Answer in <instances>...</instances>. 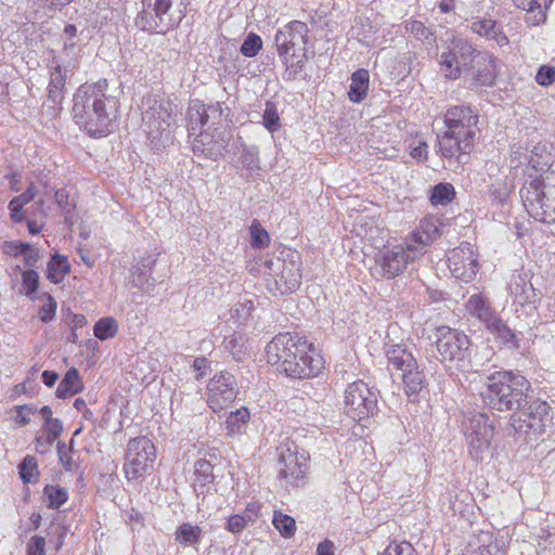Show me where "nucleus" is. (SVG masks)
Masks as SVG:
<instances>
[{"mask_svg":"<svg viewBox=\"0 0 555 555\" xmlns=\"http://www.w3.org/2000/svg\"><path fill=\"white\" fill-rule=\"evenodd\" d=\"M345 413L354 422H361L377 412V392L364 382L351 383L345 390Z\"/></svg>","mask_w":555,"mask_h":555,"instance_id":"10","label":"nucleus"},{"mask_svg":"<svg viewBox=\"0 0 555 555\" xmlns=\"http://www.w3.org/2000/svg\"><path fill=\"white\" fill-rule=\"evenodd\" d=\"M449 269L461 281L468 283L475 279L479 263L469 243H462L448 257Z\"/></svg>","mask_w":555,"mask_h":555,"instance_id":"18","label":"nucleus"},{"mask_svg":"<svg viewBox=\"0 0 555 555\" xmlns=\"http://www.w3.org/2000/svg\"><path fill=\"white\" fill-rule=\"evenodd\" d=\"M511 189L506 181H496L489 188V195L493 204L503 205L509 197Z\"/></svg>","mask_w":555,"mask_h":555,"instance_id":"54","label":"nucleus"},{"mask_svg":"<svg viewBox=\"0 0 555 555\" xmlns=\"http://www.w3.org/2000/svg\"><path fill=\"white\" fill-rule=\"evenodd\" d=\"M464 75L469 90L492 87L498 76V59L489 51L478 50Z\"/></svg>","mask_w":555,"mask_h":555,"instance_id":"13","label":"nucleus"},{"mask_svg":"<svg viewBox=\"0 0 555 555\" xmlns=\"http://www.w3.org/2000/svg\"><path fill=\"white\" fill-rule=\"evenodd\" d=\"M81 388L82 384L78 370L76 367H70L60 382L55 395L57 398L65 399L79 392Z\"/></svg>","mask_w":555,"mask_h":555,"instance_id":"31","label":"nucleus"},{"mask_svg":"<svg viewBox=\"0 0 555 555\" xmlns=\"http://www.w3.org/2000/svg\"><path fill=\"white\" fill-rule=\"evenodd\" d=\"M370 86V74L365 68H359L351 75V83L348 90V98L353 103H361L367 95Z\"/></svg>","mask_w":555,"mask_h":555,"instance_id":"29","label":"nucleus"},{"mask_svg":"<svg viewBox=\"0 0 555 555\" xmlns=\"http://www.w3.org/2000/svg\"><path fill=\"white\" fill-rule=\"evenodd\" d=\"M272 522L283 537L291 538L295 534L296 522L293 517L281 512H274Z\"/></svg>","mask_w":555,"mask_h":555,"instance_id":"49","label":"nucleus"},{"mask_svg":"<svg viewBox=\"0 0 555 555\" xmlns=\"http://www.w3.org/2000/svg\"><path fill=\"white\" fill-rule=\"evenodd\" d=\"M208 403L214 409H223L233 402L237 396V383L234 375L222 371L210 378L207 385Z\"/></svg>","mask_w":555,"mask_h":555,"instance_id":"17","label":"nucleus"},{"mask_svg":"<svg viewBox=\"0 0 555 555\" xmlns=\"http://www.w3.org/2000/svg\"><path fill=\"white\" fill-rule=\"evenodd\" d=\"M250 245L253 248L262 249L270 243V236L266 229L262 228L259 220L254 219L249 227Z\"/></svg>","mask_w":555,"mask_h":555,"instance_id":"47","label":"nucleus"},{"mask_svg":"<svg viewBox=\"0 0 555 555\" xmlns=\"http://www.w3.org/2000/svg\"><path fill=\"white\" fill-rule=\"evenodd\" d=\"M73 119L90 138H104L117 128L119 100L109 92L107 79L85 82L73 95Z\"/></svg>","mask_w":555,"mask_h":555,"instance_id":"2","label":"nucleus"},{"mask_svg":"<svg viewBox=\"0 0 555 555\" xmlns=\"http://www.w3.org/2000/svg\"><path fill=\"white\" fill-rule=\"evenodd\" d=\"M127 459L154 465L156 459L155 446L145 436L132 438L128 442Z\"/></svg>","mask_w":555,"mask_h":555,"instance_id":"26","label":"nucleus"},{"mask_svg":"<svg viewBox=\"0 0 555 555\" xmlns=\"http://www.w3.org/2000/svg\"><path fill=\"white\" fill-rule=\"evenodd\" d=\"M124 470L128 481L143 483L145 482L146 476H150L153 470L152 464H145L142 461H133L131 459H127L125 463Z\"/></svg>","mask_w":555,"mask_h":555,"instance_id":"37","label":"nucleus"},{"mask_svg":"<svg viewBox=\"0 0 555 555\" xmlns=\"http://www.w3.org/2000/svg\"><path fill=\"white\" fill-rule=\"evenodd\" d=\"M535 220L544 223L555 222V204L547 195L541 201V209H534L530 215Z\"/></svg>","mask_w":555,"mask_h":555,"instance_id":"50","label":"nucleus"},{"mask_svg":"<svg viewBox=\"0 0 555 555\" xmlns=\"http://www.w3.org/2000/svg\"><path fill=\"white\" fill-rule=\"evenodd\" d=\"M192 150L197 157L217 160L227 149L231 139L230 132L225 126L207 127L192 134Z\"/></svg>","mask_w":555,"mask_h":555,"instance_id":"12","label":"nucleus"},{"mask_svg":"<svg viewBox=\"0 0 555 555\" xmlns=\"http://www.w3.org/2000/svg\"><path fill=\"white\" fill-rule=\"evenodd\" d=\"M477 51L476 44L467 38L453 36L439 55L438 63L444 78L448 80L460 79L473 62Z\"/></svg>","mask_w":555,"mask_h":555,"instance_id":"8","label":"nucleus"},{"mask_svg":"<svg viewBox=\"0 0 555 555\" xmlns=\"http://www.w3.org/2000/svg\"><path fill=\"white\" fill-rule=\"evenodd\" d=\"M36 412H37V408L35 405H31V404L17 405V406H15V413H16L15 421L20 425L25 426L30 422L29 415L35 414Z\"/></svg>","mask_w":555,"mask_h":555,"instance_id":"63","label":"nucleus"},{"mask_svg":"<svg viewBox=\"0 0 555 555\" xmlns=\"http://www.w3.org/2000/svg\"><path fill=\"white\" fill-rule=\"evenodd\" d=\"M278 455L279 476L281 479L293 483L305 478L310 459L308 452L302 449L299 450L295 441L286 438L279 446Z\"/></svg>","mask_w":555,"mask_h":555,"instance_id":"11","label":"nucleus"},{"mask_svg":"<svg viewBox=\"0 0 555 555\" xmlns=\"http://www.w3.org/2000/svg\"><path fill=\"white\" fill-rule=\"evenodd\" d=\"M70 264L65 256L55 254L51 257L47 267V278L54 284L61 283L69 273Z\"/></svg>","mask_w":555,"mask_h":555,"instance_id":"34","label":"nucleus"},{"mask_svg":"<svg viewBox=\"0 0 555 555\" xmlns=\"http://www.w3.org/2000/svg\"><path fill=\"white\" fill-rule=\"evenodd\" d=\"M18 475L24 483H37L39 480L38 463L35 456L26 455L18 464Z\"/></svg>","mask_w":555,"mask_h":555,"instance_id":"41","label":"nucleus"},{"mask_svg":"<svg viewBox=\"0 0 555 555\" xmlns=\"http://www.w3.org/2000/svg\"><path fill=\"white\" fill-rule=\"evenodd\" d=\"M158 15L156 11H152L151 9L143 8L137 14L134 18V25L142 31L147 34H162L165 35L166 29H159L158 26Z\"/></svg>","mask_w":555,"mask_h":555,"instance_id":"33","label":"nucleus"},{"mask_svg":"<svg viewBox=\"0 0 555 555\" xmlns=\"http://www.w3.org/2000/svg\"><path fill=\"white\" fill-rule=\"evenodd\" d=\"M414 247L413 243L405 240L403 244L386 249L378 260L383 278L392 279L399 275L409 262L420 257Z\"/></svg>","mask_w":555,"mask_h":555,"instance_id":"14","label":"nucleus"},{"mask_svg":"<svg viewBox=\"0 0 555 555\" xmlns=\"http://www.w3.org/2000/svg\"><path fill=\"white\" fill-rule=\"evenodd\" d=\"M466 312L487 328L499 317L492 305L482 294L472 295L465 304Z\"/></svg>","mask_w":555,"mask_h":555,"instance_id":"23","label":"nucleus"},{"mask_svg":"<svg viewBox=\"0 0 555 555\" xmlns=\"http://www.w3.org/2000/svg\"><path fill=\"white\" fill-rule=\"evenodd\" d=\"M22 283L25 295L34 300L39 286V275L34 269H27L22 273Z\"/></svg>","mask_w":555,"mask_h":555,"instance_id":"53","label":"nucleus"},{"mask_svg":"<svg viewBox=\"0 0 555 555\" xmlns=\"http://www.w3.org/2000/svg\"><path fill=\"white\" fill-rule=\"evenodd\" d=\"M56 311V301L50 294H46V301L40 307L39 318L42 322L47 323L51 321Z\"/></svg>","mask_w":555,"mask_h":555,"instance_id":"60","label":"nucleus"},{"mask_svg":"<svg viewBox=\"0 0 555 555\" xmlns=\"http://www.w3.org/2000/svg\"><path fill=\"white\" fill-rule=\"evenodd\" d=\"M268 363L291 378H310L323 369V359L298 333H280L266 346Z\"/></svg>","mask_w":555,"mask_h":555,"instance_id":"3","label":"nucleus"},{"mask_svg":"<svg viewBox=\"0 0 555 555\" xmlns=\"http://www.w3.org/2000/svg\"><path fill=\"white\" fill-rule=\"evenodd\" d=\"M385 353L388 364L400 372L410 401H416V398L426 390L427 382L424 372L418 369L415 357L402 345H390Z\"/></svg>","mask_w":555,"mask_h":555,"instance_id":"7","label":"nucleus"},{"mask_svg":"<svg viewBox=\"0 0 555 555\" xmlns=\"http://www.w3.org/2000/svg\"><path fill=\"white\" fill-rule=\"evenodd\" d=\"M67 69L57 60L53 59L50 66V81L48 86V100L53 104H61L64 100V90Z\"/></svg>","mask_w":555,"mask_h":555,"instance_id":"25","label":"nucleus"},{"mask_svg":"<svg viewBox=\"0 0 555 555\" xmlns=\"http://www.w3.org/2000/svg\"><path fill=\"white\" fill-rule=\"evenodd\" d=\"M155 259L149 257L143 259L138 264L133 266L130 275V283L132 286L138 288H144V286H150V278L152 274V266L155 264Z\"/></svg>","mask_w":555,"mask_h":555,"instance_id":"35","label":"nucleus"},{"mask_svg":"<svg viewBox=\"0 0 555 555\" xmlns=\"http://www.w3.org/2000/svg\"><path fill=\"white\" fill-rule=\"evenodd\" d=\"M481 393L485 404L499 412H512L509 424L516 433L541 434L548 420L547 402L533 398L531 383L519 372L495 371L486 377Z\"/></svg>","mask_w":555,"mask_h":555,"instance_id":"1","label":"nucleus"},{"mask_svg":"<svg viewBox=\"0 0 555 555\" xmlns=\"http://www.w3.org/2000/svg\"><path fill=\"white\" fill-rule=\"evenodd\" d=\"M225 111L229 112V108L223 106V104L220 102H216L209 105L205 104V114H203L202 129H205V127H210V129H214V127L224 126V117L228 115L224 114Z\"/></svg>","mask_w":555,"mask_h":555,"instance_id":"36","label":"nucleus"},{"mask_svg":"<svg viewBox=\"0 0 555 555\" xmlns=\"http://www.w3.org/2000/svg\"><path fill=\"white\" fill-rule=\"evenodd\" d=\"M535 81L542 87H548L555 81V67L552 65H542L539 67Z\"/></svg>","mask_w":555,"mask_h":555,"instance_id":"58","label":"nucleus"},{"mask_svg":"<svg viewBox=\"0 0 555 555\" xmlns=\"http://www.w3.org/2000/svg\"><path fill=\"white\" fill-rule=\"evenodd\" d=\"M201 533L202 530L198 526L184 522L177 529L176 540L181 545L195 546L201 541Z\"/></svg>","mask_w":555,"mask_h":555,"instance_id":"42","label":"nucleus"},{"mask_svg":"<svg viewBox=\"0 0 555 555\" xmlns=\"http://www.w3.org/2000/svg\"><path fill=\"white\" fill-rule=\"evenodd\" d=\"M440 236L438 220L435 218H425L421 221L420 227L415 229L406 241L415 245V249L423 255L425 248L429 246L436 238Z\"/></svg>","mask_w":555,"mask_h":555,"instance_id":"22","label":"nucleus"},{"mask_svg":"<svg viewBox=\"0 0 555 555\" xmlns=\"http://www.w3.org/2000/svg\"><path fill=\"white\" fill-rule=\"evenodd\" d=\"M42 430L46 436L55 441L63 433V423L60 418H53L43 423Z\"/></svg>","mask_w":555,"mask_h":555,"instance_id":"61","label":"nucleus"},{"mask_svg":"<svg viewBox=\"0 0 555 555\" xmlns=\"http://www.w3.org/2000/svg\"><path fill=\"white\" fill-rule=\"evenodd\" d=\"M307 24L300 21H292L278 30L274 41L285 65V79H295L302 70L307 60Z\"/></svg>","mask_w":555,"mask_h":555,"instance_id":"5","label":"nucleus"},{"mask_svg":"<svg viewBox=\"0 0 555 555\" xmlns=\"http://www.w3.org/2000/svg\"><path fill=\"white\" fill-rule=\"evenodd\" d=\"M118 324L115 319L111 317L100 319L93 327L94 336L100 340H106L116 335Z\"/></svg>","mask_w":555,"mask_h":555,"instance_id":"45","label":"nucleus"},{"mask_svg":"<svg viewBox=\"0 0 555 555\" xmlns=\"http://www.w3.org/2000/svg\"><path fill=\"white\" fill-rule=\"evenodd\" d=\"M194 475L196 477L192 486H208L215 482L214 466L206 460H198L194 465Z\"/></svg>","mask_w":555,"mask_h":555,"instance_id":"43","label":"nucleus"},{"mask_svg":"<svg viewBox=\"0 0 555 555\" xmlns=\"http://www.w3.org/2000/svg\"><path fill=\"white\" fill-rule=\"evenodd\" d=\"M405 30L422 42L431 43L435 41V35L431 29L426 27L421 21L412 20L406 22Z\"/></svg>","mask_w":555,"mask_h":555,"instance_id":"46","label":"nucleus"},{"mask_svg":"<svg viewBox=\"0 0 555 555\" xmlns=\"http://www.w3.org/2000/svg\"><path fill=\"white\" fill-rule=\"evenodd\" d=\"M508 289L516 305L524 307L526 305H534L539 300V295L531 283L528 272L514 273Z\"/></svg>","mask_w":555,"mask_h":555,"instance_id":"19","label":"nucleus"},{"mask_svg":"<svg viewBox=\"0 0 555 555\" xmlns=\"http://www.w3.org/2000/svg\"><path fill=\"white\" fill-rule=\"evenodd\" d=\"M242 165L250 172L259 170L258 151L255 146L245 147L241 156Z\"/></svg>","mask_w":555,"mask_h":555,"instance_id":"57","label":"nucleus"},{"mask_svg":"<svg viewBox=\"0 0 555 555\" xmlns=\"http://www.w3.org/2000/svg\"><path fill=\"white\" fill-rule=\"evenodd\" d=\"M455 189L449 182H439L430 189L429 201L434 206H447L455 197Z\"/></svg>","mask_w":555,"mask_h":555,"instance_id":"38","label":"nucleus"},{"mask_svg":"<svg viewBox=\"0 0 555 555\" xmlns=\"http://www.w3.org/2000/svg\"><path fill=\"white\" fill-rule=\"evenodd\" d=\"M250 414L246 408L237 409L231 412L227 417L225 424L229 435H234L241 431L243 425L249 421Z\"/></svg>","mask_w":555,"mask_h":555,"instance_id":"48","label":"nucleus"},{"mask_svg":"<svg viewBox=\"0 0 555 555\" xmlns=\"http://www.w3.org/2000/svg\"><path fill=\"white\" fill-rule=\"evenodd\" d=\"M203 114H205V104L199 100H193L186 111L189 137L202 130Z\"/></svg>","mask_w":555,"mask_h":555,"instance_id":"39","label":"nucleus"},{"mask_svg":"<svg viewBox=\"0 0 555 555\" xmlns=\"http://www.w3.org/2000/svg\"><path fill=\"white\" fill-rule=\"evenodd\" d=\"M512 2L516 8L527 11V23L535 26L546 21L545 10L553 0H512Z\"/></svg>","mask_w":555,"mask_h":555,"instance_id":"28","label":"nucleus"},{"mask_svg":"<svg viewBox=\"0 0 555 555\" xmlns=\"http://www.w3.org/2000/svg\"><path fill=\"white\" fill-rule=\"evenodd\" d=\"M143 8L156 11L159 29L169 30L178 27L184 18L190 0H142Z\"/></svg>","mask_w":555,"mask_h":555,"instance_id":"15","label":"nucleus"},{"mask_svg":"<svg viewBox=\"0 0 555 555\" xmlns=\"http://www.w3.org/2000/svg\"><path fill=\"white\" fill-rule=\"evenodd\" d=\"M467 27L479 37L495 41L500 47L508 43L507 36L503 33L502 26L495 20L477 16L468 22Z\"/></svg>","mask_w":555,"mask_h":555,"instance_id":"21","label":"nucleus"},{"mask_svg":"<svg viewBox=\"0 0 555 555\" xmlns=\"http://www.w3.org/2000/svg\"><path fill=\"white\" fill-rule=\"evenodd\" d=\"M22 256L24 258V266L28 269H33L39 260V249L26 243Z\"/></svg>","mask_w":555,"mask_h":555,"instance_id":"62","label":"nucleus"},{"mask_svg":"<svg viewBox=\"0 0 555 555\" xmlns=\"http://www.w3.org/2000/svg\"><path fill=\"white\" fill-rule=\"evenodd\" d=\"M435 341L426 353L449 369L462 372L474 371L478 363L473 358L474 347L470 338L463 332L450 326H439L435 332Z\"/></svg>","mask_w":555,"mask_h":555,"instance_id":"4","label":"nucleus"},{"mask_svg":"<svg viewBox=\"0 0 555 555\" xmlns=\"http://www.w3.org/2000/svg\"><path fill=\"white\" fill-rule=\"evenodd\" d=\"M465 137L456 133H450L448 129L442 135H438L439 150L446 158L456 157L461 162L462 154H468L474 145V141H465Z\"/></svg>","mask_w":555,"mask_h":555,"instance_id":"24","label":"nucleus"},{"mask_svg":"<svg viewBox=\"0 0 555 555\" xmlns=\"http://www.w3.org/2000/svg\"><path fill=\"white\" fill-rule=\"evenodd\" d=\"M380 555H418V552L408 541H392Z\"/></svg>","mask_w":555,"mask_h":555,"instance_id":"56","label":"nucleus"},{"mask_svg":"<svg viewBox=\"0 0 555 555\" xmlns=\"http://www.w3.org/2000/svg\"><path fill=\"white\" fill-rule=\"evenodd\" d=\"M545 184L540 176L529 175L525 180L519 194L529 215L534 209H541V201L545 197Z\"/></svg>","mask_w":555,"mask_h":555,"instance_id":"20","label":"nucleus"},{"mask_svg":"<svg viewBox=\"0 0 555 555\" xmlns=\"http://www.w3.org/2000/svg\"><path fill=\"white\" fill-rule=\"evenodd\" d=\"M261 48H262L261 37L255 33H249L245 37V39L240 48V51L246 57H254L259 53Z\"/></svg>","mask_w":555,"mask_h":555,"instance_id":"52","label":"nucleus"},{"mask_svg":"<svg viewBox=\"0 0 555 555\" xmlns=\"http://www.w3.org/2000/svg\"><path fill=\"white\" fill-rule=\"evenodd\" d=\"M38 191L34 183H30L25 192L15 196L9 203L10 217L14 222H22L26 219V211L23 209L25 205L35 199Z\"/></svg>","mask_w":555,"mask_h":555,"instance_id":"30","label":"nucleus"},{"mask_svg":"<svg viewBox=\"0 0 555 555\" xmlns=\"http://www.w3.org/2000/svg\"><path fill=\"white\" fill-rule=\"evenodd\" d=\"M494 427L492 423H489V417L485 413L474 414L466 427V436H478L479 434H493Z\"/></svg>","mask_w":555,"mask_h":555,"instance_id":"40","label":"nucleus"},{"mask_svg":"<svg viewBox=\"0 0 555 555\" xmlns=\"http://www.w3.org/2000/svg\"><path fill=\"white\" fill-rule=\"evenodd\" d=\"M486 330L505 348L509 350H518L520 348L518 334L516 331L512 330L501 317H498Z\"/></svg>","mask_w":555,"mask_h":555,"instance_id":"27","label":"nucleus"},{"mask_svg":"<svg viewBox=\"0 0 555 555\" xmlns=\"http://www.w3.org/2000/svg\"><path fill=\"white\" fill-rule=\"evenodd\" d=\"M44 546V538L35 535L27 546V555H46Z\"/></svg>","mask_w":555,"mask_h":555,"instance_id":"64","label":"nucleus"},{"mask_svg":"<svg viewBox=\"0 0 555 555\" xmlns=\"http://www.w3.org/2000/svg\"><path fill=\"white\" fill-rule=\"evenodd\" d=\"M262 119L264 128L271 133H274L281 128L280 116L275 104L272 102L266 103V109L263 112Z\"/></svg>","mask_w":555,"mask_h":555,"instance_id":"51","label":"nucleus"},{"mask_svg":"<svg viewBox=\"0 0 555 555\" xmlns=\"http://www.w3.org/2000/svg\"><path fill=\"white\" fill-rule=\"evenodd\" d=\"M224 348L231 352L233 357L238 358L243 352V338L240 335H229L223 338Z\"/></svg>","mask_w":555,"mask_h":555,"instance_id":"59","label":"nucleus"},{"mask_svg":"<svg viewBox=\"0 0 555 555\" xmlns=\"http://www.w3.org/2000/svg\"><path fill=\"white\" fill-rule=\"evenodd\" d=\"M282 257H272L264 260L266 274L270 291L280 295L292 294L301 284V256L296 250L282 251Z\"/></svg>","mask_w":555,"mask_h":555,"instance_id":"6","label":"nucleus"},{"mask_svg":"<svg viewBox=\"0 0 555 555\" xmlns=\"http://www.w3.org/2000/svg\"><path fill=\"white\" fill-rule=\"evenodd\" d=\"M493 434H479L478 436H466L468 452L476 461H482L490 454V444Z\"/></svg>","mask_w":555,"mask_h":555,"instance_id":"32","label":"nucleus"},{"mask_svg":"<svg viewBox=\"0 0 555 555\" xmlns=\"http://www.w3.org/2000/svg\"><path fill=\"white\" fill-rule=\"evenodd\" d=\"M46 503L49 508H59L68 499L65 488H43Z\"/></svg>","mask_w":555,"mask_h":555,"instance_id":"55","label":"nucleus"},{"mask_svg":"<svg viewBox=\"0 0 555 555\" xmlns=\"http://www.w3.org/2000/svg\"><path fill=\"white\" fill-rule=\"evenodd\" d=\"M142 121L146 127L147 138L153 150L159 152L172 143L169 130L172 122L169 102L154 101L142 113Z\"/></svg>","mask_w":555,"mask_h":555,"instance_id":"9","label":"nucleus"},{"mask_svg":"<svg viewBox=\"0 0 555 555\" xmlns=\"http://www.w3.org/2000/svg\"><path fill=\"white\" fill-rule=\"evenodd\" d=\"M448 494L450 501V508L452 509V512L454 514L465 513V507L469 505V503L466 501H472L468 491L464 488H452Z\"/></svg>","mask_w":555,"mask_h":555,"instance_id":"44","label":"nucleus"},{"mask_svg":"<svg viewBox=\"0 0 555 555\" xmlns=\"http://www.w3.org/2000/svg\"><path fill=\"white\" fill-rule=\"evenodd\" d=\"M478 121L479 116L470 106H452L444 114V124L450 133L464 135V142H475Z\"/></svg>","mask_w":555,"mask_h":555,"instance_id":"16","label":"nucleus"}]
</instances>
